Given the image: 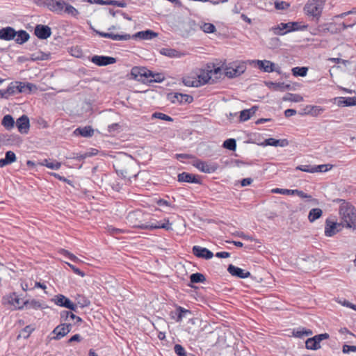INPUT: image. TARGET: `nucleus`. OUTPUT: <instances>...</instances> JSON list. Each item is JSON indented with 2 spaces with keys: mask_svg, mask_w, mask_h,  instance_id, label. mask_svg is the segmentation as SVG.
<instances>
[{
  "mask_svg": "<svg viewBox=\"0 0 356 356\" xmlns=\"http://www.w3.org/2000/svg\"><path fill=\"white\" fill-rule=\"evenodd\" d=\"M325 3V0H308L303 8L305 14L318 22L322 15Z\"/></svg>",
  "mask_w": 356,
  "mask_h": 356,
  "instance_id": "obj_1",
  "label": "nucleus"
},
{
  "mask_svg": "<svg viewBox=\"0 0 356 356\" xmlns=\"http://www.w3.org/2000/svg\"><path fill=\"white\" fill-rule=\"evenodd\" d=\"M33 87V84L22 82L11 83L6 90H0L1 97H7L9 95L16 93L30 92Z\"/></svg>",
  "mask_w": 356,
  "mask_h": 356,
  "instance_id": "obj_2",
  "label": "nucleus"
},
{
  "mask_svg": "<svg viewBox=\"0 0 356 356\" xmlns=\"http://www.w3.org/2000/svg\"><path fill=\"white\" fill-rule=\"evenodd\" d=\"M171 225L172 224L168 220H165V222L154 220V222L135 225L134 227L142 229H164L165 230H172V228Z\"/></svg>",
  "mask_w": 356,
  "mask_h": 356,
  "instance_id": "obj_3",
  "label": "nucleus"
},
{
  "mask_svg": "<svg viewBox=\"0 0 356 356\" xmlns=\"http://www.w3.org/2000/svg\"><path fill=\"white\" fill-rule=\"evenodd\" d=\"M193 165L200 172L208 174L215 172L218 168V165L216 163L207 162L200 159H196L193 163Z\"/></svg>",
  "mask_w": 356,
  "mask_h": 356,
  "instance_id": "obj_4",
  "label": "nucleus"
},
{
  "mask_svg": "<svg viewBox=\"0 0 356 356\" xmlns=\"http://www.w3.org/2000/svg\"><path fill=\"white\" fill-rule=\"evenodd\" d=\"M51 301L54 302L56 305L65 307L76 312L77 305L73 303L68 298L62 294H58L55 296Z\"/></svg>",
  "mask_w": 356,
  "mask_h": 356,
  "instance_id": "obj_5",
  "label": "nucleus"
},
{
  "mask_svg": "<svg viewBox=\"0 0 356 356\" xmlns=\"http://www.w3.org/2000/svg\"><path fill=\"white\" fill-rule=\"evenodd\" d=\"M42 4L46 6L48 9L58 15L63 13V8L65 6L64 0H40Z\"/></svg>",
  "mask_w": 356,
  "mask_h": 356,
  "instance_id": "obj_6",
  "label": "nucleus"
},
{
  "mask_svg": "<svg viewBox=\"0 0 356 356\" xmlns=\"http://www.w3.org/2000/svg\"><path fill=\"white\" fill-rule=\"evenodd\" d=\"M329 338V334L327 333L320 334L315 335L312 338H309L305 342V346L309 350H317L321 348L320 343L324 339Z\"/></svg>",
  "mask_w": 356,
  "mask_h": 356,
  "instance_id": "obj_7",
  "label": "nucleus"
},
{
  "mask_svg": "<svg viewBox=\"0 0 356 356\" xmlns=\"http://www.w3.org/2000/svg\"><path fill=\"white\" fill-rule=\"evenodd\" d=\"M72 327L70 323H61L57 325L51 332L55 334L51 339L60 340L71 331Z\"/></svg>",
  "mask_w": 356,
  "mask_h": 356,
  "instance_id": "obj_8",
  "label": "nucleus"
},
{
  "mask_svg": "<svg viewBox=\"0 0 356 356\" xmlns=\"http://www.w3.org/2000/svg\"><path fill=\"white\" fill-rule=\"evenodd\" d=\"M168 98L170 100V102L173 104H175V103L190 104L193 101V96L187 95V94H182V93H179V92L169 94Z\"/></svg>",
  "mask_w": 356,
  "mask_h": 356,
  "instance_id": "obj_9",
  "label": "nucleus"
},
{
  "mask_svg": "<svg viewBox=\"0 0 356 356\" xmlns=\"http://www.w3.org/2000/svg\"><path fill=\"white\" fill-rule=\"evenodd\" d=\"M192 253L195 257L204 259H210L213 257V254L211 251L200 245H194L192 248Z\"/></svg>",
  "mask_w": 356,
  "mask_h": 356,
  "instance_id": "obj_10",
  "label": "nucleus"
},
{
  "mask_svg": "<svg viewBox=\"0 0 356 356\" xmlns=\"http://www.w3.org/2000/svg\"><path fill=\"white\" fill-rule=\"evenodd\" d=\"M90 60L97 66H106L116 62V59L113 57L97 55L93 56Z\"/></svg>",
  "mask_w": 356,
  "mask_h": 356,
  "instance_id": "obj_11",
  "label": "nucleus"
},
{
  "mask_svg": "<svg viewBox=\"0 0 356 356\" xmlns=\"http://www.w3.org/2000/svg\"><path fill=\"white\" fill-rule=\"evenodd\" d=\"M3 300L16 309H22L24 308V300L19 298L16 293H12L4 296Z\"/></svg>",
  "mask_w": 356,
  "mask_h": 356,
  "instance_id": "obj_12",
  "label": "nucleus"
},
{
  "mask_svg": "<svg viewBox=\"0 0 356 356\" xmlns=\"http://www.w3.org/2000/svg\"><path fill=\"white\" fill-rule=\"evenodd\" d=\"M179 182H187L192 184H201V180L198 175H195L189 172H183L179 173L177 176Z\"/></svg>",
  "mask_w": 356,
  "mask_h": 356,
  "instance_id": "obj_13",
  "label": "nucleus"
},
{
  "mask_svg": "<svg viewBox=\"0 0 356 356\" xmlns=\"http://www.w3.org/2000/svg\"><path fill=\"white\" fill-rule=\"evenodd\" d=\"M227 271L232 276L241 279L248 278L251 275V273L249 271H245V270L235 266L233 264H229L228 266Z\"/></svg>",
  "mask_w": 356,
  "mask_h": 356,
  "instance_id": "obj_14",
  "label": "nucleus"
},
{
  "mask_svg": "<svg viewBox=\"0 0 356 356\" xmlns=\"http://www.w3.org/2000/svg\"><path fill=\"white\" fill-rule=\"evenodd\" d=\"M34 33L39 39L45 40L51 36V31L47 25L38 24L35 28Z\"/></svg>",
  "mask_w": 356,
  "mask_h": 356,
  "instance_id": "obj_15",
  "label": "nucleus"
},
{
  "mask_svg": "<svg viewBox=\"0 0 356 356\" xmlns=\"http://www.w3.org/2000/svg\"><path fill=\"white\" fill-rule=\"evenodd\" d=\"M258 67L265 72H276L280 73V68H276L274 63L270 60H257Z\"/></svg>",
  "mask_w": 356,
  "mask_h": 356,
  "instance_id": "obj_16",
  "label": "nucleus"
},
{
  "mask_svg": "<svg viewBox=\"0 0 356 356\" xmlns=\"http://www.w3.org/2000/svg\"><path fill=\"white\" fill-rule=\"evenodd\" d=\"M341 224L327 219L325 225V235L327 237H332L339 232L338 229Z\"/></svg>",
  "mask_w": 356,
  "mask_h": 356,
  "instance_id": "obj_17",
  "label": "nucleus"
},
{
  "mask_svg": "<svg viewBox=\"0 0 356 356\" xmlns=\"http://www.w3.org/2000/svg\"><path fill=\"white\" fill-rule=\"evenodd\" d=\"M149 70L144 67H134L131 70V75L138 81H145L143 78L148 79Z\"/></svg>",
  "mask_w": 356,
  "mask_h": 356,
  "instance_id": "obj_18",
  "label": "nucleus"
},
{
  "mask_svg": "<svg viewBox=\"0 0 356 356\" xmlns=\"http://www.w3.org/2000/svg\"><path fill=\"white\" fill-rule=\"evenodd\" d=\"M15 125L21 134H27L30 127L29 119L26 115H23L17 120Z\"/></svg>",
  "mask_w": 356,
  "mask_h": 356,
  "instance_id": "obj_19",
  "label": "nucleus"
},
{
  "mask_svg": "<svg viewBox=\"0 0 356 356\" xmlns=\"http://www.w3.org/2000/svg\"><path fill=\"white\" fill-rule=\"evenodd\" d=\"M16 36V31L11 26L3 27L0 29V39L6 41L14 40Z\"/></svg>",
  "mask_w": 356,
  "mask_h": 356,
  "instance_id": "obj_20",
  "label": "nucleus"
},
{
  "mask_svg": "<svg viewBox=\"0 0 356 356\" xmlns=\"http://www.w3.org/2000/svg\"><path fill=\"white\" fill-rule=\"evenodd\" d=\"M158 33L152 31L146 30L138 31L136 33L131 35L133 39H140V40H152L157 37Z\"/></svg>",
  "mask_w": 356,
  "mask_h": 356,
  "instance_id": "obj_21",
  "label": "nucleus"
},
{
  "mask_svg": "<svg viewBox=\"0 0 356 356\" xmlns=\"http://www.w3.org/2000/svg\"><path fill=\"white\" fill-rule=\"evenodd\" d=\"M339 106H356V97H339L334 99Z\"/></svg>",
  "mask_w": 356,
  "mask_h": 356,
  "instance_id": "obj_22",
  "label": "nucleus"
},
{
  "mask_svg": "<svg viewBox=\"0 0 356 356\" xmlns=\"http://www.w3.org/2000/svg\"><path fill=\"white\" fill-rule=\"evenodd\" d=\"M244 72L243 66H231L225 70V75L229 78H234L241 75Z\"/></svg>",
  "mask_w": 356,
  "mask_h": 356,
  "instance_id": "obj_23",
  "label": "nucleus"
},
{
  "mask_svg": "<svg viewBox=\"0 0 356 356\" xmlns=\"http://www.w3.org/2000/svg\"><path fill=\"white\" fill-rule=\"evenodd\" d=\"M74 134L76 136H81L83 137H91L94 134V130L90 126L76 128Z\"/></svg>",
  "mask_w": 356,
  "mask_h": 356,
  "instance_id": "obj_24",
  "label": "nucleus"
},
{
  "mask_svg": "<svg viewBox=\"0 0 356 356\" xmlns=\"http://www.w3.org/2000/svg\"><path fill=\"white\" fill-rule=\"evenodd\" d=\"M288 140L286 139L277 140L273 138H267L264 142V145H270L273 147H286L288 145Z\"/></svg>",
  "mask_w": 356,
  "mask_h": 356,
  "instance_id": "obj_25",
  "label": "nucleus"
},
{
  "mask_svg": "<svg viewBox=\"0 0 356 356\" xmlns=\"http://www.w3.org/2000/svg\"><path fill=\"white\" fill-rule=\"evenodd\" d=\"M286 24H287V28L286 30L287 33L297 31H305L308 27L307 24H301L297 22H288L286 23Z\"/></svg>",
  "mask_w": 356,
  "mask_h": 356,
  "instance_id": "obj_26",
  "label": "nucleus"
},
{
  "mask_svg": "<svg viewBox=\"0 0 356 356\" xmlns=\"http://www.w3.org/2000/svg\"><path fill=\"white\" fill-rule=\"evenodd\" d=\"M258 106H254L250 109H245L240 113V121L245 122L248 120L257 111Z\"/></svg>",
  "mask_w": 356,
  "mask_h": 356,
  "instance_id": "obj_27",
  "label": "nucleus"
},
{
  "mask_svg": "<svg viewBox=\"0 0 356 356\" xmlns=\"http://www.w3.org/2000/svg\"><path fill=\"white\" fill-rule=\"evenodd\" d=\"M30 38L29 34L24 30L16 31V36L14 38L15 42L18 44H22L27 42Z\"/></svg>",
  "mask_w": 356,
  "mask_h": 356,
  "instance_id": "obj_28",
  "label": "nucleus"
},
{
  "mask_svg": "<svg viewBox=\"0 0 356 356\" xmlns=\"http://www.w3.org/2000/svg\"><path fill=\"white\" fill-rule=\"evenodd\" d=\"M220 68H216L214 70H210L209 72H203L201 74L198 76L199 80L200 81V85L201 84H205L210 83V80L211 79V74H218V72L220 71Z\"/></svg>",
  "mask_w": 356,
  "mask_h": 356,
  "instance_id": "obj_29",
  "label": "nucleus"
},
{
  "mask_svg": "<svg viewBox=\"0 0 356 356\" xmlns=\"http://www.w3.org/2000/svg\"><path fill=\"white\" fill-rule=\"evenodd\" d=\"M51 58L50 53H44L43 51H38L31 54L30 60H48Z\"/></svg>",
  "mask_w": 356,
  "mask_h": 356,
  "instance_id": "obj_30",
  "label": "nucleus"
},
{
  "mask_svg": "<svg viewBox=\"0 0 356 356\" xmlns=\"http://www.w3.org/2000/svg\"><path fill=\"white\" fill-rule=\"evenodd\" d=\"M40 165L45 166L51 170H58L61 167V163L56 161H51L50 159H44L41 161Z\"/></svg>",
  "mask_w": 356,
  "mask_h": 356,
  "instance_id": "obj_31",
  "label": "nucleus"
},
{
  "mask_svg": "<svg viewBox=\"0 0 356 356\" xmlns=\"http://www.w3.org/2000/svg\"><path fill=\"white\" fill-rule=\"evenodd\" d=\"M68 315H70V318L75 320L74 323L75 324H79L82 322V318L79 316H76L72 312L70 311H63L60 312V318L62 321H67L68 320Z\"/></svg>",
  "mask_w": 356,
  "mask_h": 356,
  "instance_id": "obj_32",
  "label": "nucleus"
},
{
  "mask_svg": "<svg viewBox=\"0 0 356 356\" xmlns=\"http://www.w3.org/2000/svg\"><path fill=\"white\" fill-rule=\"evenodd\" d=\"M165 79V76L162 73H154L151 70H149L148 72V79L147 81L149 82H155V83H161Z\"/></svg>",
  "mask_w": 356,
  "mask_h": 356,
  "instance_id": "obj_33",
  "label": "nucleus"
},
{
  "mask_svg": "<svg viewBox=\"0 0 356 356\" xmlns=\"http://www.w3.org/2000/svg\"><path fill=\"white\" fill-rule=\"evenodd\" d=\"M15 122L14 118L10 115H6L1 121V124L7 130H10L15 127Z\"/></svg>",
  "mask_w": 356,
  "mask_h": 356,
  "instance_id": "obj_34",
  "label": "nucleus"
},
{
  "mask_svg": "<svg viewBox=\"0 0 356 356\" xmlns=\"http://www.w3.org/2000/svg\"><path fill=\"white\" fill-rule=\"evenodd\" d=\"M266 85L274 90L285 91L286 90H289L291 88L290 85L285 84L284 83L269 82L267 83Z\"/></svg>",
  "mask_w": 356,
  "mask_h": 356,
  "instance_id": "obj_35",
  "label": "nucleus"
},
{
  "mask_svg": "<svg viewBox=\"0 0 356 356\" xmlns=\"http://www.w3.org/2000/svg\"><path fill=\"white\" fill-rule=\"evenodd\" d=\"M160 52L162 55L170 58H179L182 55L179 51L170 48H163Z\"/></svg>",
  "mask_w": 356,
  "mask_h": 356,
  "instance_id": "obj_36",
  "label": "nucleus"
},
{
  "mask_svg": "<svg viewBox=\"0 0 356 356\" xmlns=\"http://www.w3.org/2000/svg\"><path fill=\"white\" fill-rule=\"evenodd\" d=\"M323 214V211L319 208H314L309 211L308 215V219L310 222H314L316 220L318 219Z\"/></svg>",
  "mask_w": 356,
  "mask_h": 356,
  "instance_id": "obj_37",
  "label": "nucleus"
},
{
  "mask_svg": "<svg viewBox=\"0 0 356 356\" xmlns=\"http://www.w3.org/2000/svg\"><path fill=\"white\" fill-rule=\"evenodd\" d=\"M63 13L67 14L74 17H77L80 14L76 8L67 3H65V6H64Z\"/></svg>",
  "mask_w": 356,
  "mask_h": 356,
  "instance_id": "obj_38",
  "label": "nucleus"
},
{
  "mask_svg": "<svg viewBox=\"0 0 356 356\" xmlns=\"http://www.w3.org/2000/svg\"><path fill=\"white\" fill-rule=\"evenodd\" d=\"M312 334V331L309 329L298 328L293 331V336L297 338H302L304 336H310Z\"/></svg>",
  "mask_w": 356,
  "mask_h": 356,
  "instance_id": "obj_39",
  "label": "nucleus"
},
{
  "mask_svg": "<svg viewBox=\"0 0 356 356\" xmlns=\"http://www.w3.org/2000/svg\"><path fill=\"white\" fill-rule=\"evenodd\" d=\"M35 330V327L31 325H26L24 328H23L17 338H24V339H27L29 337V336L31 335V334Z\"/></svg>",
  "mask_w": 356,
  "mask_h": 356,
  "instance_id": "obj_40",
  "label": "nucleus"
},
{
  "mask_svg": "<svg viewBox=\"0 0 356 356\" xmlns=\"http://www.w3.org/2000/svg\"><path fill=\"white\" fill-rule=\"evenodd\" d=\"M286 28L287 24H286V23H280L277 26L273 27L271 30L275 35H282L287 33V31H286Z\"/></svg>",
  "mask_w": 356,
  "mask_h": 356,
  "instance_id": "obj_41",
  "label": "nucleus"
},
{
  "mask_svg": "<svg viewBox=\"0 0 356 356\" xmlns=\"http://www.w3.org/2000/svg\"><path fill=\"white\" fill-rule=\"evenodd\" d=\"M206 281L205 276L200 273H193L190 275V282L191 283H203Z\"/></svg>",
  "mask_w": 356,
  "mask_h": 356,
  "instance_id": "obj_42",
  "label": "nucleus"
},
{
  "mask_svg": "<svg viewBox=\"0 0 356 356\" xmlns=\"http://www.w3.org/2000/svg\"><path fill=\"white\" fill-rule=\"evenodd\" d=\"M26 307L28 309H38L41 307V304L39 301L36 300H26L24 301V307Z\"/></svg>",
  "mask_w": 356,
  "mask_h": 356,
  "instance_id": "obj_43",
  "label": "nucleus"
},
{
  "mask_svg": "<svg viewBox=\"0 0 356 356\" xmlns=\"http://www.w3.org/2000/svg\"><path fill=\"white\" fill-rule=\"evenodd\" d=\"M76 305H79L80 307L83 308L88 307L90 304V301L83 295H77L76 297Z\"/></svg>",
  "mask_w": 356,
  "mask_h": 356,
  "instance_id": "obj_44",
  "label": "nucleus"
},
{
  "mask_svg": "<svg viewBox=\"0 0 356 356\" xmlns=\"http://www.w3.org/2000/svg\"><path fill=\"white\" fill-rule=\"evenodd\" d=\"M191 312L186 309H184V307H181L180 306L177 307L176 309V314L177 315L176 321L179 322L181 321L184 318L186 317V314H190Z\"/></svg>",
  "mask_w": 356,
  "mask_h": 356,
  "instance_id": "obj_45",
  "label": "nucleus"
},
{
  "mask_svg": "<svg viewBox=\"0 0 356 356\" xmlns=\"http://www.w3.org/2000/svg\"><path fill=\"white\" fill-rule=\"evenodd\" d=\"M308 69L306 67H296L292 69L293 74L296 76H305Z\"/></svg>",
  "mask_w": 356,
  "mask_h": 356,
  "instance_id": "obj_46",
  "label": "nucleus"
},
{
  "mask_svg": "<svg viewBox=\"0 0 356 356\" xmlns=\"http://www.w3.org/2000/svg\"><path fill=\"white\" fill-rule=\"evenodd\" d=\"M332 168V165L330 164H322V165H314L313 168V173L314 172H325L330 170H331Z\"/></svg>",
  "mask_w": 356,
  "mask_h": 356,
  "instance_id": "obj_47",
  "label": "nucleus"
},
{
  "mask_svg": "<svg viewBox=\"0 0 356 356\" xmlns=\"http://www.w3.org/2000/svg\"><path fill=\"white\" fill-rule=\"evenodd\" d=\"M110 39L113 40H128L131 38V36L130 34L125 33V34H115L110 33Z\"/></svg>",
  "mask_w": 356,
  "mask_h": 356,
  "instance_id": "obj_48",
  "label": "nucleus"
},
{
  "mask_svg": "<svg viewBox=\"0 0 356 356\" xmlns=\"http://www.w3.org/2000/svg\"><path fill=\"white\" fill-rule=\"evenodd\" d=\"M182 81L184 86L188 87H198L200 86V80L191 79L189 77L184 78Z\"/></svg>",
  "mask_w": 356,
  "mask_h": 356,
  "instance_id": "obj_49",
  "label": "nucleus"
},
{
  "mask_svg": "<svg viewBox=\"0 0 356 356\" xmlns=\"http://www.w3.org/2000/svg\"><path fill=\"white\" fill-rule=\"evenodd\" d=\"M222 146L229 150L234 151L236 148V140L234 138L227 139L224 141Z\"/></svg>",
  "mask_w": 356,
  "mask_h": 356,
  "instance_id": "obj_50",
  "label": "nucleus"
},
{
  "mask_svg": "<svg viewBox=\"0 0 356 356\" xmlns=\"http://www.w3.org/2000/svg\"><path fill=\"white\" fill-rule=\"evenodd\" d=\"M200 29L207 33H213L216 31V26L211 23H203Z\"/></svg>",
  "mask_w": 356,
  "mask_h": 356,
  "instance_id": "obj_51",
  "label": "nucleus"
},
{
  "mask_svg": "<svg viewBox=\"0 0 356 356\" xmlns=\"http://www.w3.org/2000/svg\"><path fill=\"white\" fill-rule=\"evenodd\" d=\"M324 109L319 106H312L307 113L312 116H318L323 112Z\"/></svg>",
  "mask_w": 356,
  "mask_h": 356,
  "instance_id": "obj_52",
  "label": "nucleus"
},
{
  "mask_svg": "<svg viewBox=\"0 0 356 356\" xmlns=\"http://www.w3.org/2000/svg\"><path fill=\"white\" fill-rule=\"evenodd\" d=\"M152 118H156V119H160L162 120L169 121V122L173 121V119L170 116H169L165 113H160V112H154L152 115Z\"/></svg>",
  "mask_w": 356,
  "mask_h": 356,
  "instance_id": "obj_53",
  "label": "nucleus"
},
{
  "mask_svg": "<svg viewBox=\"0 0 356 356\" xmlns=\"http://www.w3.org/2000/svg\"><path fill=\"white\" fill-rule=\"evenodd\" d=\"M92 154L89 152L85 153H73L70 159H75L77 161H82L88 157L92 156Z\"/></svg>",
  "mask_w": 356,
  "mask_h": 356,
  "instance_id": "obj_54",
  "label": "nucleus"
},
{
  "mask_svg": "<svg viewBox=\"0 0 356 356\" xmlns=\"http://www.w3.org/2000/svg\"><path fill=\"white\" fill-rule=\"evenodd\" d=\"M174 351L177 356H188L185 348L180 344H175Z\"/></svg>",
  "mask_w": 356,
  "mask_h": 356,
  "instance_id": "obj_55",
  "label": "nucleus"
},
{
  "mask_svg": "<svg viewBox=\"0 0 356 356\" xmlns=\"http://www.w3.org/2000/svg\"><path fill=\"white\" fill-rule=\"evenodd\" d=\"M288 97H284L283 98V99L284 101H291V102H300L302 99V97H300L299 95H297V94H291V93H289L287 95Z\"/></svg>",
  "mask_w": 356,
  "mask_h": 356,
  "instance_id": "obj_56",
  "label": "nucleus"
},
{
  "mask_svg": "<svg viewBox=\"0 0 356 356\" xmlns=\"http://www.w3.org/2000/svg\"><path fill=\"white\" fill-rule=\"evenodd\" d=\"M272 192L273 193H278V194H282V195H294V190L291 189H284V188H273L272 190Z\"/></svg>",
  "mask_w": 356,
  "mask_h": 356,
  "instance_id": "obj_57",
  "label": "nucleus"
},
{
  "mask_svg": "<svg viewBox=\"0 0 356 356\" xmlns=\"http://www.w3.org/2000/svg\"><path fill=\"white\" fill-rule=\"evenodd\" d=\"M290 6L289 3L283 1H276L275 2V8L277 10H286Z\"/></svg>",
  "mask_w": 356,
  "mask_h": 356,
  "instance_id": "obj_58",
  "label": "nucleus"
},
{
  "mask_svg": "<svg viewBox=\"0 0 356 356\" xmlns=\"http://www.w3.org/2000/svg\"><path fill=\"white\" fill-rule=\"evenodd\" d=\"M4 158L8 162L9 164H11L12 163L16 161V155L12 151L6 152Z\"/></svg>",
  "mask_w": 356,
  "mask_h": 356,
  "instance_id": "obj_59",
  "label": "nucleus"
},
{
  "mask_svg": "<svg viewBox=\"0 0 356 356\" xmlns=\"http://www.w3.org/2000/svg\"><path fill=\"white\" fill-rule=\"evenodd\" d=\"M294 195H297L298 196H299L300 197H301L302 199H307L309 201L313 200L312 195H310L307 193H305L302 191H299V190L295 189Z\"/></svg>",
  "mask_w": 356,
  "mask_h": 356,
  "instance_id": "obj_60",
  "label": "nucleus"
},
{
  "mask_svg": "<svg viewBox=\"0 0 356 356\" xmlns=\"http://www.w3.org/2000/svg\"><path fill=\"white\" fill-rule=\"evenodd\" d=\"M296 170H301L305 172L313 173V166L311 165H300L296 168Z\"/></svg>",
  "mask_w": 356,
  "mask_h": 356,
  "instance_id": "obj_61",
  "label": "nucleus"
},
{
  "mask_svg": "<svg viewBox=\"0 0 356 356\" xmlns=\"http://www.w3.org/2000/svg\"><path fill=\"white\" fill-rule=\"evenodd\" d=\"M60 253L63 256L69 258L72 261H76L78 259V258L75 255H74L73 254L70 253L69 251H67L66 250L62 249L61 251H60Z\"/></svg>",
  "mask_w": 356,
  "mask_h": 356,
  "instance_id": "obj_62",
  "label": "nucleus"
},
{
  "mask_svg": "<svg viewBox=\"0 0 356 356\" xmlns=\"http://www.w3.org/2000/svg\"><path fill=\"white\" fill-rule=\"evenodd\" d=\"M342 352L345 354H348L350 352H356V346L344 344L342 348Z\"/></svg>",
  "mask_w": 356,
  "mask_h": 356,
  "instance_id": "obj_63",
  "label": "nucleus"
},
{
  "mask_svg": "<svg viewBox=\"0 0 356 356\" xmlns=\"http://www.w3.org/2000/svg\"><path fill=\"white\" fill-rule=\"evenodd\" d=\"M339 302L344 307L350 308L354 311H356V305H354L346 300H340Z\"/></svg>",
  "mask_w": 356,
  "mask_h": 356,
  "instance_id": "obj_64",
  "label": "nucleus"
}]
</instances>
